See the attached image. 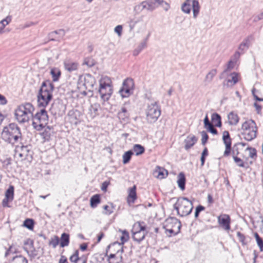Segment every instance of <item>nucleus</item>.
<instances>
[{
    "label": "nucleus",
    "mask_w": 263,
    "mask_h": 263,
    "mask_svg": "<svg viewBox=\"0 0 263 263\" xmlns=\"http://www.w3.org/2000/svg\"><path fill=\"white\" fill-rule=\"evenodd\" d=\"M54 85L49 80L44 81L40 87L37 95V105L40 107H46L53 99L52 92Z\"/></svg>",
    "instance_id": "1"
},
{
    "label": "nucleus",
    "mask_w": 263,
    "mask_h": 263,
    "mask_svg": "<svg viewBox=\"0 0 263 263\" xmlns=\"http://www.w3.org/2000/svg\"><path fill=\"white\" fill-rule=\"evenodd\" d=\"M1 138L8 143L14 144L19 139H22L20 128L14 123H10L3 128L1 133Z\"/></svg>",
    "instance_id": "2"
},
{
    "label": "nucleus",
    "mask_w": 263,
    "mask_h": 263,
    "mask_svg": "<svg viewBox=\"0 0 263 263\" xmlns=\"http://www.w3.org/2000/svg\"><path fill=\"white\" fill-rule=\"evenodd\" d=\"M193 208V202L185 197L178 198L176 202L173 205L174 209L176 210L177 215L180 217L190 215Z\"/></svg>",
    "instance_id": "3"
},
{
    "label": "nucleus",
    "mask_w": 263,
    "mask_h": 263,
    "mask_svg": "<svg viewBox=\"0 0 263 263\" xmlns=\"http://www.w3.org/2000/svg\"><path fill=\"white\" fill-rule=\"evenodd\" d=\"M163 228L166 232H169L170 236L176 235L180 231L181 221L175 217H170L165 220Z\"/></svg>",
    "instance_id": "4"
},
{
    "label": "nucleus",
    "mask_w": 263,
    "mask_h": 263,
    "mask_svg": "<svg viewBox=\"0 0 263 263\" xmlns=\"http://www.w3.org/2000/svg\"><path fill=\"white\" fill-rule=\"evenodd\" d=\"M161 115L160 106L158 102H155L148 106L146 112V119L148 123H154L157 121Z\"/></svg>",
    "instance_id": "5"
},
{
    "label": "nucleus",
    "mask_w": 263,
    "mask_h": 263,
    "mask_svg": "<svg viewBox=\"0 0 263 263\" xmlns=\"http://www.w3.org/2000/svg\"><path fill=\"white\" fill-rule=\"evenodd\" d=\"M135 84L133 79L127 78L123 82L122 86L119 91L121 96L123 98H127L133 93Z\"/></svg>",
    "instance_id": "6"
},
{
    "label": "nucleus",
    "mask_w": 263,
    "mask_h": 263,
    "mask_svg": "<svg viewBox=\"0 0 263 263\" xmlns=\"http://www.w3.org/2000/svg\"><path fill=\"white\" fill-rule=\"evenodd\" d=\"M122 235L120 237V240L121 242H119L118 241H116L108 245L106 249V255H107V252H108V250L111 247L116 246H118L120 248V249L117 250V253H122L124 252L123 245L125 242H127L129 238V236L128 232L126 230L122 231Z\"/></svg>",
    "instance_id": "7"
},
{
    "label": "nucleus",
    "mask_w": 263,
    "mask_h": 263,
    "mask_svg": "<svg viewBox=\"0 0 263 263\" xmlns=\"http://www.w3.org/2000/svg\"><path fill=\"white\" fill-rule=\"evenodd\" d=\"M31 149V145H22L21 146L17 145L15 147V152L19 153V157L22 160H28L29 158L30 159L32 158L33 152Z\"/></svg>",
    "instance_id": "8"
},
{
    "label": "nucleus",
    "mask_w": 263,
    "mask_h": 263,
    "mask_svg": "<svg viewBox=\"0 0 263 263\" xmlns=\"http://www.w3.org/2000/svg\"><path fill=\"white\" fill-rule=\"evenodd\" d=\"M218 222L224 230L229 231L231 229V218L229 215L223 214L218 218Z\"/></svg>",
    "instance_id": "9"
},
{
    "label": "nucleus",
    "mask_w": 263,
    "mask_h": 263,
    "mask_svg": "<svg viewBox=\"0 0 263 263\" xmlns=\"http://www.w3.org/2000/svg\"><path fill=\"white\" fill-rule=\"evenodd\" d=\"M162 3H163V0H146L142 2L144 9L149 11H153Z\"/></svg>",
    "instance_id": "10"
},
{
    "label": "nucleus",
    "mask_w": 263,
    "mask_h": 263,
    "mask_svg": "<svg viewBox=\"0 0 263 263\" xmlns=\"http://www.w3.org/2000/svg\"><path fill=\"white\" fill-rule=\"evenodd\" d=\"M45 107L41 109L40 111L37 112L34 115L32 116V120H36L38 122H47L48 121L47 112L45 109Z\"/></svg>",
    "instance_id": "11"
},
{
    "label": "nucleus",
    "mask_w": 263,
    "mask_h": 263,
    "mask_svg": "<svg viewBox=\"0 0 263 263\" xmlns=\"http://www.w3.org/2000/svg\"><path fill=\"white\" fill-rule=\"evenodd\" d=\"M14 116L16 120L20 123H24L26 122H28L30 119V116H27L26 112H23L22 110L20 109L18 107L15 110Z\"/></svg>",
    "instance_id": "12"
},
{
    "label": "nucleus",
    "mask_w": 263,
    "mask_h": 263,
    "mask_svg": "<svg viewBox=\"0 0 263 263\" xmlns=\"http://www.w3.org/2000/svg\"><path fill=\"white\" fill-rule=\"evenodd\" d=\"M198 138L193 135H189L184 140V149L188 151L192 148L197 142Z\"/></svg>",
    "instance_id": "13"
},
{
    "label": "nucleus",
    "mask_w": 263,
    "mask_h": 263,
    "mask_svg": "<svg viewBox=\"0 0 263 263\" xmlns=\"http://www.w3.org/2000/svg\"><path fill=\"white\" fill-rule=\"evenodd\" d=\"M119 253H117V252L116 253H111L109 255H108V253H107V255H106V253L105 254L104 256H102V255H100V258L101 260H103L104 259V257L107 256V261L108 263H120L122 262L123 260V257L121 255V254L120 253V256H119V260H111V259H117L118 260V257L117 256V254H118Z\"/></svg>",
    "instance_id": "14"
},
{
    "label": "nucleus",
    "mask_w": 263,
    "mask_h": 263,
    "mask_svg": "<svg viewBox=\"0 0 263 263\" xmlns=\"http://www.w3.org/2000/svg\"><path fill=\"white\" fill-rule=\"evenodd\" d=\"M192 3L193 17L196 18L199 13L200 5L198 0H185L183 3L191 5Z\"/></svg>",
    "instance_id": "15"
},
{
    "label": "nucleus",
    "mask_w": 263,
    "mask_h": 263,
    "mask_svg": "<svg viewBox=\"0 0 263 263\" xmlns=\"http://www.w3.org/2000/svg\"><path fill=\"white\" fill-rule=\"evenodd\" d=\"M257 126H254L247 132L242 133V135H244V139L248 141H251L256 137L257 135Z\"/></svg>",
    "instance_id": "16"
},
{
    "label": "nucleus",
    "mask_w": 263,
    "mask_h": 263,
    "mask_svg": "<svg viewBox=\"0 0 263 263\" xmlns=\"http://www.w3.org/2000/svg\"><path fill=\"white\" fill-rule=\"evenodd\" d=\"M136 189L137 187L135 185L128 189V195L127 201L129 204L131 203H134L137 199Z\"/></svg>",
    "instance_id": "17"
},
{
    "label": "nucleus",
    "mask_w": 263,
    "mask_h": 263,
    "mask_svg": "<svg viewBox=\"0 0 263 263\" xmlns=\"http://www.w3.org/2000/svg\"><path fill=\"white\" fill-rule=\"evenodd\" d=\"M117 116L121 122H128L129 119V114L125 107L121 108V111L118 112Z\"/></svg>",
    "instance_id": "18"
},
{
    "label": "nucleus",
    "mask_w": 263,
    "mask_h": 263,
    "mask_svg": "<svg viewBox=\"0 0 263 263\" xmlns=\"http://www.w3.org/2000/svg\"><path fill=\"white\" fill-rule=\"evenodd\" d=\"M101 99L104 101H108L112 93V88H109L105 89H99L98 90Z\"/></svg>",
    "instance_id": "19"
},
{
    "label": "nucleus",
    "mask_w": 263,
    "mask_h": 263,
    "mask_svg": "<svg viewBox=\"0 0 263 263\" xmlns=\"http://www.w3.org/2000/svg\"><path fill=\"white\" fill-rule=\"evenodd\" d=\"M18 107L22 110L23 112H26L27 116L30 115V116L32 117L34 108L31 103H26L18 106Z\"/></svg>",
    "instance_id": "20"
},
{
    "label": "nucleus",
    "mask_w": 263,
    "mask_h": 263,
    "mask_svg": "<svg viewBox=\"0 0 263 263\" xmlns=\"http://www.w3.org/2000/svg\"><path fill=\"white\" fill-rule=\"evenodd\" d=\"M228 123L230 125H236L239 121V117L236 113L231 111L228 115Z\"/></svg>",
    "instance_id": "21"
},
{
    "label": "nucleus",
    "mask_w": 263,
    "mask_h": 263,
    "mask_svg": "<svg viewBox=\"0 0 263 263\" xmlns=\"http://www.w3.org/2000/svg\"><path fill=\"white\" fill-rule=\"evenodd\" d=\"M177 184L178 187L182 191H184L185 188L186 178L183 172H180L178 175Z\"/></svg>",
    "instance_id": "22"
},
{
    "label": "nucleus",
    "mask_w": 263,
    "mask_h": 263,
    "mask_svg": "<svg viewBox=\"0 0 263 263\" xmlns=\"http://www.w3.org/2000/svg\"><path fill=\"white\" fill-rule=\"evenodd\" d=\"M70 242V235L68 233H63L60 238V246L64 248L69 245Z\"/></svg>",
    "instance_id": "23"
},
{
    "label": "nucleus",
    "mask_w": 263,
    "mask_h": 263,
    "mask_svg": "<svg viewBox=\"0 0 263 263\" xmlns=\"http://www.w3.org/2000/svg\"><path fill=\"white\" fill-rule=\"evenodd\" d=\"M64 108V105L62 103H53L50 110H51V112L54 115H61L63 113L64 109H63Z\"/></svg>",
    "instance_id": "24"
},
{
    "label": "nucleus",
    "mask_w": 263,
    "mask_h": 263,
    "mask_svg": "<svg viewBox=\"0 0 263 263\" xmlns=\"http://www.w3.org/2000/svg\"><path fill=\"white\" fill-rule=\"evenodd\" d=\"M132 233L133 239L139 243L144 239L147 233V232H142L137 230L135 231L133 230Z\"/></svg>",
    "instance_id": "25"
},
{
    "label": "nucleus",
    "mask_w": 263,
    "mask_h": 263,
    "mask_svg": "<svg viewBox=\"0 0 263 263\" xmlns=\"http://www.w3.org/2000/svg\"><path fill=\"white\" fill-rule=\"evenodd\" d=\"M30 246L33 248V250L30 251L29 254L30 260H32V259L34 258L39 254L38 252L40 249H41V255L43 256L44 254V248L39 247L36 250L33 247V241L32 240H30Z\"/></svg>",
    "instance_id": "26"
},
{
    "label": "nucleus",
    "mask_w": 263,
    "mask_h": 263,
    "mask_svg": "<svg viewBox=\"0 0 263 263\" xmlns=\"http://www.w3.org/2000/svg\"><path fill=\"white\" fill-rule=\"evenodd\" d=\"M232 79H228L224 81L223 83V86H226L228 87H231L238 82V75L237 73L234 72L232 73Z\"/></svg>",
    "instance_id": "27"
},
{
    "label": "nucleus",
    "mask_w": 263,
    "mask_h": 263,
    "mask_svg": "<svg viewBox=\"0 0 263 263\" xmlns=\"http://www.w3.org/2000/svg\"><path fill=\"white\" fill-rule=\"evenodd\" d=\"M96 83V80L93 77L91 74H88L84 79V86L86 88H93L94 84Z\"/></svg>",
    "instance_id": "28"
},
{
    "label": "nucleus",
    "mask_w": 263,
    "mask_h": 263,
    "mask_svg": "<svg viewBox=\"0 0 263 263\" xmlns=\"http://www.w3.org/2000/svg\"><path fill=\"white\" fill-rule=\"evenodd\" d=\"M211 121L215 126L220 127L222 126L221 117L219 114L214 112L212 115Z\"/></svg>",
    "instance_id": "29"
},
{
    "label": "nucleus",
    "mask_w": 263,
    "mask_h": 263,
    "mask_svg": "<svg viewBox=\"0 0 263 263\" xmlns=\"http://www.w3.org/2000/svg\"><path fill=\"white\" fill-rule=\"evenodd\" d=\"M110 83L111 81L109 78L107 77H105L100 80L99 89H109V88H112Z\"/></svg>",
    "instance_id": "30"
},
{
    "label": "nucleus",
    "mask_w": 263,
    "mask_h": 263,
    "mask_svg": "<svg viewBox=\"0 0 263 263\" xmlns=\"http://www.w3.org/2000/svg\"><path fill=\"white\" fill-rule=\"evenodd\" d=\"M132 150L133 151L134 154H135L137 156L142 155L145 151L144 147L139 144H134Z\"/></svg>",
    "instance_id": "31"
},
{
    "label": "nucleus",
    "mask_w": 263,
    "mask_h": 263,
    "mask_svg": "<svg viewBox=\"0 0 263 263\" xmlns=\"http://www.w3.org/2000/svg\"><path fill=\"white\" fill-rule=\"evenodd\" d=\"M50 73L52 76L53 82L58 81L61 76V71L58 68H52L50 70Z\"/></svg>",
    "instance_id": "32"
},
{
    "label": "nucleus",
    "mask_w": 263,
    "mask_h": 263,
    "mask_svg": "<svg viewBox=\"0 0 263 263\" xmlns=\"http://www.w3.org/2000/svg\"><path fill=\"white\" fill-rule=\"evenodd\" d=\"M134 229L135 231H139L142 232H147L146 230V226L145 222L143 221H139L136 222L134 225Z\"/></svg>",
    "instance_id": "33"
},
{
    "label": "nucleus",
    "mask_w": 263,
    "mask_h": 263,
    "mask_svg": "<svg viewBox=\"0 0 263 263\" xmlns=\"http://www.w3.org/2000/svg\"><path fill=\"white\" fill-rule=\"evenodd\" d=\"M101 202V197L99 194L93 195L90 199V205L92 208L97 207V205Z\"/></svg>",
    "instance_id": "34"
},
{
    "label": "nucleus",
    "mask_w": 263,
    "mask_h": 263,
    "mask_svg": "<svg viewBox=\"0 0 263 263\" xmlns=\"http://www.w3.org/2000/svg\"><path fill=\"white\" fill-rule=\"evenodd\" d=\"M35 221L32 218H26L23 222V226L29 230H33Z\"/></svg>",
    "instance_id": "35"
},
{
    "label": "nucleus",
    "mask_w": 263,
    "mask_h": 263,
    "mask_svg": "<svg viewBox=\"0 0 263 263\" xmlns=\"http://www.w3.org/2000/svg\"><path fill=\"white\" fill-rule=\"evenodd\" d=\"M78 63L76 62H65V68L69 72L76 70L78 69Z\"/></svg>",
    "instance_id": "36"
},
{
    "label": "nucleus",
    "mask_w": 263,
    "mask_h": 263,
    "mask_svg": "<svg viewBox=\"0 0 263 263\" xmlns=\"http://www.w3.org/2000/svg\"><path fill=\"white\" fill-rule=\"evenodd\" d=\"M233 158L237 166L241 167H245L246 168L249 167L248 163L244 162L243 160L238 156H235L233 157Z\"/></svg>",
    "instance_id": "37"
},
{
    "label": "nucleus",
    "mask_w": 263,
    "mask_h": 263,
    "mask_svg": "<svg viewBox=\"0 0 263 263\" xmlns=\"http://www.w3.org/2000/svg\"><path fill=\"white\" fill-rule=\"evenodd\" d=\"M134 155V152L132 150H129L125 152L123 155V161L122 162L124 164H127L132 159V156Z\"/></svg>",
    "instance_id": "38"
},
{
    "label": "nucleus",
    "mask_w": 263,
    "mask_h": 263,
    "mask_svg": "<svg viewBox=\"0 0 263 263\" xmlns=\"http://www.w3.org/2000/svg\"><path fill=\"white\" fill-rule=\"evenodd\" d=\"M12 20V17L8 15L6 18L0 21V34L3 32V29L5 26L9 24Z\"/></svg>",
    "instance_id": "39"
},
{
    "label": "nucleus",
    "mask_w": 263,
    "mask_h": 263,
    "mask_svg": "<svg viewBox=\"0 0 263 263\" xmlns=\"http://www.w3.org/2000/svg\"><path fill=\"white\" fill-rule=\"evenodd\" d=\"M10 263H28V260L22 255H16L12 257Z\"/></svg>",
    "instance_id": "40"
},
{
    "label": "nucleus",
    "mask_w": 263,
    "mask_h": 263,
    "mask_svg": "<svg viewBox=\"0 0 263 263\" xmlns=\"http://www.w3.org/2000/svg\"><path fill=\"white\" fill-rule=\"evenodd\" d=\"M222 140L225 145L227 144L232 145V139L230 137L229 132L224 130L222 133Z\"/></svg>",
    "instance_id": "41"
},
{
    "label": "nucleus",
    "mask_w": 263,
    "mask_h": 263,
    "mask_svg": "<svg viewBox=\"0 0 263 263\" xmlns=\"http://www.w3.org/2000/svg\"><path fill=\"white\" fill-rule=\"evenodd\" d=\"M99 108L100 105L98 104L91 105L89 111H90V115L92 118H94L99 115L98 110Z\"/></svg>",
    "instance_id": "42"
},
{
    "label": "nucleus",
    "mask_w": 263,
    "mask_h": 263,
    "mask_svg": "<svg viewBox=\"0 0 263 263\" xmlns=\"http://www.w3.org/2000/svg\"><path fill=\"white\" fill-rule=\"evenodd\" d=\"M48 245L55 248L58 245H60V238L57 235H54L51 238L49 241Z\"/></svg>",
    "instance_id": "43"
},
{
    "label": "nucleus",
    "mask_w": 263,
    "mask_h": 263,
    "mask_svg": "<svg viewBox=\"0 0 263 263\" xmlns=\"http://www.w3.org/2000/svg\"><path fill=\"white\" fill-rule=\"evenodd\" d=\"M250 122L253 124L255 125V126H256L255 122L253 120L251 119L250 121H246L243 123V124H242L241 129L245 132H247L249 130L251 129Z\"/></svg>",
    "instance_id": "44"
},
{
    "label": "nucleus",
    "mask_w": 263,
    "mask_h": 263,
    "mask_svg": "<svg viewBox=\"0 0 263 263\" xmlns=\"http://www.w3.org/2000/svg\"><path fill=\"white\" fill-rule=\"evenodd\" d=\"M51 128L50 126H47V128H46L44 131L42 133L43 138L44 139L45 141H49L51 139V133L50 132V130Z\"/></svg>",
    "instance_id": "45"
},
{
    "label": "nucleus",
    "mask_w": 263,
    "mask_h": 263,
    "mask_svg": "<svg viewBox=\"0 0 263 263\" xmlns=\"http://www.w3.org/2000/svg\"><path fill=\"white\" fill-rule=\"evenodd\" d=\"M14 186L12 185H10L6 191L5 197L9 198L10 200H13L14 197Z\"/></svg>",
    "instance_id": "46"
},
{
    "label": "nucleus",
    "mask_w": 263,
    "mask_h": 263,
    "mask_svg": "<svg viewBox=\"0 0 263 263\" xmlns=\"http://www.w3.org/2000/svg\"><path fill=\"white\" fill-rule=\"evenodd\" d=\"M254 237L255 238L257 244L259 248L260 252L263 251V239L259 236L257 232L254 234Z\"/></svg>",
    "instance_id": "47"
},
{
    "label": "nucleus",
    "mask_w": 263,
    "mask_h": 263,
    "mask_svg": "<svg viewBox=\"0 0 263 263\" xmlns=\"http://www.w3.org/2000/svg\"><path fill=\"white\" fill-rule=\"evenodd\" d=\"M208 155L209 152L208 148L206 147H205L201 153V155L200 157L201 166H202L204 165L206 158L208 156Z\"/></svg>",
    "instance_id": "48"
},
{
    "label": "nucleus",
    "mask_w": 263,
    "mask_h": 263,
    "mask_svg": "<svg viewBox=\"0 0 263 263\" xmlns=\"http://www.w3.org/2000/svg\"><path fill=\"white\" fill-rule=\"evenodd\" d=\"M146 46V41L141 42L140 44L138 46V47L133 51L134 56L138 55L139 53L142 50V49L144 48Z\"/></svg>",
    "instance_id": "49"
},
{
    "label": "nucleus",
    "mask_w": 263,
    "mask_h": 263,
    "mask_svg": "<svg viewBox=\"0 0 263 263\" xmlns=\"http://www.w3.org/2000/svg\"><path fill=\"white\" fill-rule=\"evenodd\" d=\"M96 64L95 60L91 57H87L84 59L83 65H86L88 67L93 66Z\"/></svg>",
    "instance_id": "50"
},
{
    "label": "nucleus",
    "mask_w": 263,
    "mask_h": 263,
    "mask_svg": "<svg viewBox=\"0 0 263 263\" xmlns=\"http://www.w3.org/2000/svg\"><path fill=\"white\" fill-rule=\"evenodd\" d=\"M159 171L158 172V177L160 179L165 178L168 175V171L164 168H162L160 166H158Z\"/></svg>",
    "instance_id": "51"
},
{
    "label": "nucleus",
    "mask_w": 263,
    "mask_h": 263,
    "mask_svg": "<svg viewBox=\"0 0 263 263\" xmlns=\"http://www.w3.org/2000/svg\"><path fill=\"white\" fill-rule=\"evenodd\" d=\"M79 251L78 250H76L74 253L70 256L69 257V260L71 262L73 263H77L80 258L79 256Z\"/></svg>",
    "instance_id": "52"
},
{
    "label": "nucleus",
    "mask_w": 263,
    "mask_h": 263,
    "mask_svg": "<svg viewBox=\"0 0 263 263\" xmlns=\"http://www.w3.org/2000/svg\"><path fill=\"white\" fill-rule=\"evenodd\" d=\"M216 73V69H213L207 74V75L205 77V80H207L208 82H211Z\"/></svg>",
    "instance_id": "53"
},
{
    "label": "nucleus",
    "mask_w": 263,
    "mask_h": 263,
    "mask_svg": "<svg viewBox=\"0 0 263 263\" xmlns=\"http://www.w3.org/2000/svg\"><path fill=\"white\" fill-rule=\"evenodd\" d=\"M237 236L242 245L245 246L247 245V241H246V236L244 234L238 231L237 232Z\"/></svg>",
    "instance_id": "54"
},
{
    "label": "nucleus",
    "mask_w": 263,
    "mask_h": 263,
    "mask_svg": "<svg viewBox=\"0 0 263 263\" xmlns=\"http://www.w3.org/2000/svg\"><path fill=\"white\" fill-rule=\"evenodd\" d=\"M240 154L239 144H235L232 147V157L238 156Z\"/></svg>",
    "instance_id": "55"
},
{
    "label": "nucleus",
    "mask_w": 263,
    "mask_h": 263,
    "mask_svg": "<svg viewBox=\"0 0 263 263\" xmlns=\"http://www.w3.org/2000/svg\"><path fill=\"white\" fill-rule=\"evenodd\" d=\"M205 210V207L201 204H199L195 208V211L194 216L195 218H197L199 217V214L201 211Z\"/></svg>",
    "instance_id": "56"
},
{
    "label": "nucleus",
    "mask_w": 263,
    "mask_h": 263,
    "mask_svg": "<svg viewBox=\"0 0 263 263\" xmlns=\"http://www.w3.org/2000/svg\"><path fill=\"white\" fill-rule=\"evenodd\" d=\"M246 150H249V157L253 159H256L257 157V151L255 148H253L251 147H248Z\"/></svg>",
    "instance_id": "57"
},
{
    "label": "nucleus",
    "mask_w": 263,
    "mask_h": 263,
    "mask_svg": "<svg viewBox=\"0 0 263 263\" xmlns=\"http://www.w3.org/2000/svg\"><path fill=\"white\" fill-rule=\"evenodd\" d=\"M204 128H205L206 129L208 132L212 133L213 135H217L218 134L217 130L213 127L212 123L206 126L205 127H204Z\"/></svg>",
    "instance_id": "58"
},
{
    "label": "nucleus",
    "mask_w": 263,
    "mask_h": 263,
    "mask_svg": "<svg viewBox=\"0 0 263 263\" xmlns=\"http://www.w3.org/2000/svg\"><path fill=\"white\" fill-rule=\"evenodd\" d=\"M201 135L202 136L201 139V144L203 145H205V144L207 143L208 139H209V136L205 131H202L201 132Z\"/></svg>",
    "instance_id": "59"
},
{
    "label": "nucleus",
    "mask_w": 263,
    "mask_h": 263,
    "mask_svg": "<svg viewBox=\"0 0 263 263\" xmlns=\"http://www.w3.org/2000/svg\"><path fill=\"white\" fill-rule=\"evenodd\" d=\"M232 145L227 144V145H225V151L223 153V156L224 157H228L231 154H232Z\"/></svg>",
    "instance_id": "60"
},
{
    "label": "nucleus",
    "mask_w": 263,
    "mask_h": 263,
    "mask_svg": "<svg viewBox=\"0 0 263 263\" xmlns=\"http://www.w3.org/2000/svg\"><path fill=\"white\" fill-rule=\"evenodd\" d=\"M181 10L184 13L189 14L191 10L190 5L186 4V3H183L181 6Z\"/></svg>",
    "instance_id": "61"
},
{
    "label": "nucleus",
    "mask_w": 263,
    "mask_h": 263,
    "mask_svg": "<svg viewBox=\"0 0 263 263\" xmlns=\"http://www.w3.org/2000/svg\"><path fill=\"white\" fill-rule=\"evenodd\" d=\"M143 10H144V7L142 5V2L137 5H136L134 8V12L137 14L140 13Z\"/></svg>",
    "instance_id": "62"
},
{
    "label": "nucleus",
    "mask_w": 263,
    "mask_h": 263,
    "mask_svg": "<svg viewBox=\"0 0 263 263\" xmlns=\"http://www.w3.org/2000/svg\"><path fill=\"white\" fill-rule=\"evenodd\" d=\"M57 32L54 31L49 33L48 36L50 41H59L58 37L56 36Z\"/></svg>",
    "instance_id": "63"
},
{
    "label": "nucleus",
    "mask_w": 263,
    "mask_h": 263,
    "mask_svg": "<svg viewBox=\"0 0 263 263\" xmlns=\"http://www.w3.org/2000/svg\"><path fill=\"white\" fill-rule=\"evenodd\" d=\"M253 36L250 35L246 37L241 43H245V46L246 47V49H248L250 45V41L253 40Z\"/></svg>",
    "instance_id": "64"
}]
</instances>
